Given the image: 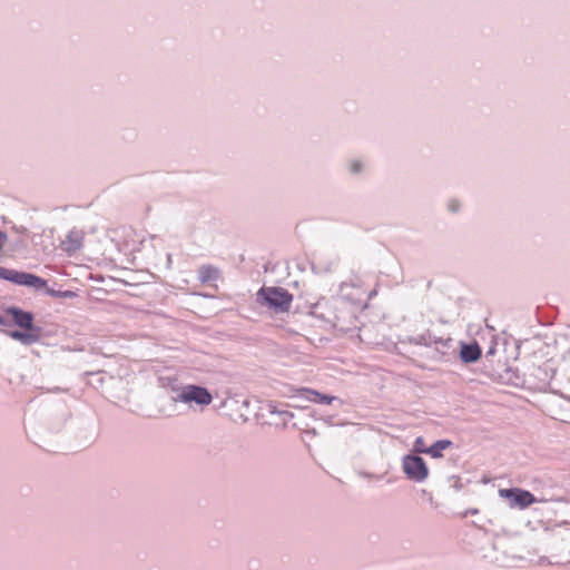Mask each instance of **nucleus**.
I'll use <instances>...</instances> for the list:
<instances>
[{
	"label": "nucleus",
	"mask_w": 570,
	"mask_h": 570,
	"mask_svg": "<svg viewBox=\"0 0 570 570\" xmlns=\"http://www.w3.org/2000/svg\"><path fill=\"white\" fill-rule=\"evenodd\" d=\"M293 396L302 397V399H304L308 402H313V403H325V404H331L335 400L334 396L324 395L315 390L307 389V387H302V389L295 390Z\"/></svg>",
	"instance_id": "7"
},
{
	"label": "nucleus",
	"mask_w": 570,
	"mask_h": 570,
	"mask_svg": "<svg viewBox=\"0 0 570 570\" xmlns=\"http://www.w3.org/2000/svg\"><path fill=\"white\" fill-rule=\"evenodd\" d=\"M351 169L353 173H358L362 169V164L360 161H354L351 164Z\"/></svg>",
	"instance_id": "14"
},
{
	"label": "nucleus",
	"mask_w": 570,
	"mask_h": 570,
	"mask_svg": "<svg viewBox=\"0 0 570 570\" xmlns=\"http://www.w3.org/2000/svg\"><path fill=\"white\" fill-rule=\"evenodd\" d=\"M59 295L62 296V297H73L75 293L70 292V291H66L63 293H60Z\"/></svg>",
	"instance_id": "16"
},
{
	"label": "nucleus",
	"mask_w": 570,
	"mask_h": 570,
	"mask_svg": "<svg viewBox=\"0 0 570 570\" xmlns=\"http://www.w3.org/2000/svg\"><path fill=\"white\" fill-rule=\"evenodd\" d=\"M499 495L508 500L511 508L525 509L537 501L531 492L520 488L500 489Z\"/></svg>",
	"instance_id": "4"
},
{
	"label": "nucleus",
	"mask_w": 570,
	"mask_h": 570,
	"mask_svg": "<svg viewBox=\"0 0 570 570\" xmlns=\"http://www.w3.org/2000/svg\"><path fill=\"white\" fill-rule=\"evenodd\" d=\"M217 277V269L210 266H203L199 269V278L203 283L209 282Z\"/></svg>",
	"instance_id": "11"
},
{
	"label": "nucleus",
	"mask_w": 570,
	"mask_h": 570,
	"mask_svg": "<svg viewBox=\"0 0 570 570\" xmlns=\"http://www.w3.org/2000/svg\"><path fill=\"white\" fill-rule=\"evenodd\" d=\"M9 307L0 309V325H8Z\"/></svg>",
	"instance_id": "13"
},
{
	"label": "nucleus",
	"mask_w": 570,
	"mask_h": 570,
	"mask_svg": "<svg viewBox=\"0 0 570 570\" xmlns=\"http://www.w3.org/2000/svg\"><path fill=\"white\" fill-rule=\"evenodd\" d=\"M0 278L12 282L18 285L36 288H42L47 285V282L37 275L24 272H18L2 266H0Z\"/></svg>",
	"instance_id": "2"
},
{
	"label": "nucleus",
	"mask_w": 570,
	"mask_h": 570,
	"mask_svg": "<svg viewBox=\"0 0 570 570\" xmlns=\"http://www.w3.org/2000/svg\"><path fill=\"white\" fill-rule=\"evenodd\" d=\"M403 471L411 480L421 482L429 475V469L421 456L406 455L403 459Z\"/></svg>",
	"instance_id": "5"
},
{
	"label": "nucleus",
	"mask_w": 570,
	"mask_h": 570,
	"mask_svg": "<svg viewBox=\"0 0 570 570\" xmlns=\"http://www.w3.org/2000/svg\"><path fill=\"white\" fill-rule=\"evenodd\" d=\"M414 450L420 453H426L428 448L425 446L424 439L419 436L414 442Z\"/></svg>",
	"instance_id": "12"
},
{
	"label": "nucleus",
	"mask_w": 570,
	"mask_h": 570,
	"mask_svg": "<svg viewBox=\"0 0 570 570\" xmlns=\"http://www.w3.org/2000/svg\"><path fill=\"white\" fill-rule=\"evenodd\" d=\"M8 325L13 322L24 331H33V316L18 307H9Z\"/></svg>",
	"instance_id": "6"
},
{
	"label": "nucleus",
	"mask_w": 570,
	"mask_h": 570,
	"mask_svg": "<svg viewBox=\"0 0 570 570\" xmlns=\"http://www.w3.org/2000/svg\"><path fill=\"white\" fill-rule=\"evenodd\" d=\"M451 441L449 440H440L436 441L434 444H432L430 448H428L426 453L430 454L433 458H441L442 451L446 450L451 446Z\"/></svg>",
	"instance_id": "9"
},
{
	"label": "nucleus",
	"mask_w": 570,
	"mask_h": 570,
	"mask_svg": "<svg viewBox=\"0 0 570 570\" xmlns=\"http://www.w3.org/2000/svg\"><path fill=\"white\" fill-rule=\"evenodd\" d=\"M178 401L186 404L196 403L197 405L206 406L212 403L213 396L205 387L198 385H186L181 387L178 394Z\"/></svg>",
	"instance_id": "3"
},
{
	"label": "nucleus",
	"mask_w": 570,
	"mask_h": 570,
	"mask_svg": "<svg viewBox=\"0 0 570 570\" xmlns=\"http://www.w3.org/2000/svg\"><path fill=\"white\" fill-rule=\"evenodd\" d=\"M263 304L276 312H288L293 302V295L282 287H263L257 293Z\"/></svg>",
	"instance_id": "1"
},
{
	"label": "nucleus",
	"mask_w": 570,
	"mask_h": 570,
	"mask_svg": "<svg viewBox=\"0 0 570 570\" xmlns=\"http://www.w3.org/2000/svg\"><path fill=\"white\" fill-rule=\"evenodd\" d=\"M10 336L17 341L24 343V344L33 343V342L38 341V338H39V335L33 333V331H26V332L14 331V332L10 333Z\"/></svg>",
	"instance_id": "10"
},
{
	"label": "nucleus",
	"mask_w": 570,
	"mask_h": 570,
	"mask_svg": "<svg viewBox=\"0 0 570 570\" xmlns=\"http://www.w3.org/2000/svg\"><path fill=\"white\" fill-rule=\"evenodd\" d=\"M7 240H8V236L3 232L0 230V250L2 249V247L4 246Z\"/></svg>",
	"instance_id": "15"
},
{
	"label": "nucleus",
	"mask_w": 570,
	"mask_h": 570,
	"mask_svg": "<svg viewBox=\"0 0 570 570\" xmlns=\"http://www.w3.org/2000/svg\"><path fill=\"white\" fill-rule=\"evenodd\" d=\"M460 356L465 363L475 362L481 357V348L478 344H465L460 351Z\"/></svg>",
	"instance_id": "8"
}]
</instances>
